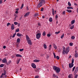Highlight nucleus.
<instances>
[{"instance_id": "nucleus-8", "label": "nucleus", "mask_w": 78, "mask_h": 78, "mask_svg": "<svg viewBox=\"0 0 78 78\" xmlns=\"http://www.w3.org/2000/svg\"><path fill=\"white\" fill-rule=\"evenodd\" d=\"M31 66L34 69H36V66L34 64V63H32L31 64Z\"/></svg>"}, {"instance_id": "nucleus-60", "label": "nucleus", "mask_w": 78, "mask_h": 78, "mask_svg": "<svg viewBox=\"0 0 78 78\" xmlns=\"http://www.w3.org/2000/svg\"><path fill=\"white\" fill-rule=\"evenodd\" d=\"M15 13H16V14H18V11H16L15 12Z\"/></svg>"}, {"instance_id": "nucleus-1", "label": "nucleus", "mask_w": 78, "mask_h": 78, "mask_svg": "<svg viewBox=\"0 0 78 78\" xmlns=\"http://www.w3.org/2000/svg\"><path fill=\"white\" fill-rule=\"evenodd\" d=\"M62 48V54H66V55H67V54H68V52H69V47H67L66 50V48L65 47H64V46H63Z\"/></svg>"}, {"instance_id": "nucleus-53", "label": "nucleus", "mask_w": 78, "mask_h": 78, "mask_svg": "<svg viewBox=\"0 0 78 78\" xmlns=\"http://www.w3.org/2000/svg\"><path fill=\"white\" fill-rule=\"evenodd\" d=\"M36 17V16H38V14L37 13H35L34 15Z\"/></svg>"}, {"instance_id": "nucleus-20", "label": "nucleus", "mask_w": 78, "mask_h": 78, "mask_svg": "<svg viewBox=\"0 0 78 78\" xmlns=\"http://www.w3.org/2000/svg\"><path fill=\"white\" fill-rule=\"evenodd\" d=\"M40 2L41 3L42 5L43 3H45V0H41V1Z\"/></svg>"}, {"instance_id": "nucleus-17", "label": "nucleus", "mask_w": 78, "mask_h": 78, "mask_svg": "<svg viewBox=\"0 0 78 78\" xmlns=\"http://www.w3.org/2000/svg\"><path fill=\"white\" fill-rule=\"evenodd\" d=\"M53 45L55 49L56 50V49H57V47L56 46V44H53Z\"/></svg>"}, {"instance_id": "nucleus-31", "label": "nucleus", "mask_w": 78, "mask_h": 78, "mask_svg": "<svg viewBox=\"0 0 78 78\" xmlns=\"http://www.w3.org/2000/svg\"><path fill=\"white\" fill-rule=\"evenodd\" d=\"M60 32H61L60 31H59L58 32H55V34H59V33H60Z\"/></svg>"}, {"instance_id": "nucleus-22", "label": "nucleus", "mask_w": 78, "mask_h": 78, "mask_svg": "<svg viewBox=\"0 0 78 78\" xmlns=\"http://www.w3.org/2000/svg\"><path fill=\"white\" fill-rule=\"evenodd\" d=\"M20 38H18L17 40V43H20Z\"/></svg>"}, {"instance_id": "nucleus-34", "label": "nucleus", "mask_w": 78, "mask_h": 78, "mask_svg": "<svg viewBox=\"0 0 78 78\" xmlns=\"http://www.w3.org/2000/svg\"><path fill=\"white\" fill-rule=\"evenodd\" d=\"M52 15H53V16H54L55 15V13H54V9H52Z\"/></svg>"}, {"instance_id": "nucleus-35", "label": "nucleus", "mask_w": 78, "mask_h": 78, "mask_svg": "<svg viewBox=\"0 0 78 78\" xmlns=\"http://www.w3.org/2000/svg\"><path fill=\"white\" fill-rule=\"evenodd\" d=\"M16 35V33H15V34H13V35L12 37V38H13V37H14Z\"/></svg>"}, {"instance_id": "nucleus-47", "label": "nucleus", "mask_w": 78, "mask_h": 78, "mask_svg": "<svg viewBox=\"0 0 78 78\" xmlns=\"http://www.w3.org/2000/svg\"><path fill=\"white\" fill-rule=\"evenodd\" d=\"M56 58L58 60L59 59V57L58 56H57L56 57Z\"/></svg>"}, {"instance_id": "nucleus-50", "label": "nucleus", "mask_w": 78, "mask_h": 78, "mask_svg": "<svg viewBox=\"0 0 78 78\" xmlns=\"http://www.w3.org/2000/svg\"><path fill=\"white\" fill-rule=\"evenodd\" d=\"M53 76L54 78H56V75L55 74H53Z\"/></svg>"}, {"instance_id": "nucleus-18", "label": "nucleus", "mask_w": 78, "mask_h": 78, "mask_svg": "<svg viewBox=\"0 0 78 78\" xmlns=\"http://www.w3.org/2000/svg\"><path fill=\"white\" fill-rule=\"evenodd\" d=\"M16 57H20L21 58H22V55L19 54H16Z\"/></svg>"}, {"instance_id": "nucleus-42", "label": "nucleus", "mask_w": 78, "mask_h": 78, "mask_svg": "<svg viewBox=\"0 0 78 78\" xmlns=\"http://www.w3.org/2000/svg\"><path fill=\"white\" fill-rule=\"evenodd\" d=\"M53 54L54 55V58H56V55H55V53L53 52Z\"/></svg>"}, {"instance_id": "nucleus-13", "label": "nucleus", "mask_w": 78, "mask_h": 78, "mask_svg": "<svg viewBox=\"0 0 78 78\" xmlns=\"http://www.w3.org/2000/svg\"><path fill=\"white\" fill-rule=\"evenodd\" d=\"M73 74H70L69 75V76H68L69 78H73Z\"/></svg>"}, {"instance_id": "nucleus-6", "label": "nucleus", "mask_w": 78, "mask_h": 78, "mask_svg": "<svg viewBox=\"0 0 78 78\" xmlns=\"http://www.w3.org/2000/svg\"><path fill=\"white\" fill-rule=\"evenodd\" d=\"M42 5V2H40L38 5L37 6V8H39L40 7H41Z\"/></svg>"}, {"instance_id": "nucleus-40", "label": "nucleus", "mask_w": 78, "mask_h": 78, "mask_svg": "<svg viewBox=\"0 0 78 78\" xmlns=\"http://www.w3.org/2000/svg\"><path fill=\"white\" fill-rule=\"evenodd\" d=\"M71 39H75V37L73 36L71 37Z\"/></svg>"}, {"instance_id": "nucleus-51", "label": "nucleus", "mask_w": 78, "mask_h": 78, "mask_svg": "<svg viewBox=\"0 0 78 78\" xmlns=\"http://www.w3.org/2000/svg\"><path fill=\"white\" fill-rule=\"evenodd\" d=\"M51 36V34H47V36L48 37H50Z\"/></svg>"}, {"instance_id": "nucleus-21", "label": "nucleus", "mask_w": 78, "mask_h": 78, "mask_svg": "<svg viewBox=\"0 0 78 78\" xmlns=\"http://www.w3.org/2000/svg\"><path fill=\"white\" fill-rule=\"evenodd\" d=\"M67 9H73V8L70 6H69V7H67Z\"/></svg>"}, {"instance_id": "nucleus-26", "label": "nucleus", "mask_w": 78, "mask_h": 78, "mask_svg": "<svg viewBox=\"0 0 78 78\" xmlns=\"http://www.w3.org/2000/svg\"><path fill=\"white\" fill-rule=\"evenodd\" d=\"M75 58H78V55L77 53H76L74 55Z\"/></svg>"}, {"instance_id": "nucleus-4", "label": "nucleus", "mask_w": 78, "mask_h": 78, "mask_svg": "<svg viewBox=\"0 0 78 78\" xmlns=\"http://www.w3.org/2000/svg\"><path fill=\"white\" fill-rule=\"evenodd\" d=\"M61 70H60V68L59 67H57V69L55 71L57 73H59L60 72Z\"/></svg>"}, {"instance_id": "nucleus-39", "label": "nucleus", "mask_w": 78, "mask_h": 78, "mask_svg": "<svg viewBox=\"0 0 78 78\" xmlns=\"http://www.w3.org/2000/svg\"><path fill=\"white\" fill-rule=\"evenodd\" d=\"M4 66V64H1V65H0V67H3Z\"/></svg>"}, {"instance_id": "nucleus-41", "label": "nucleus", "mask_w": 78, "mask_h": 78, "mask_svg": "<svg viewBox=\"0 0 78 78\" xmlns=\"http://www.w3.org/2000/svg\"><path fill=\"white\" fill-rule=\"evenodd\" d=\"M9 25H11V23H8L7 24V27H8Z\"/></svg>"}, {"instance_id": "nucleus-46", "label": "nucleus", "mask_w": 78, "mask_h": 78, "mask_svg": "<svg viewBox=\"0 0 78 78\" xmlns=\"http://www.w3.org/2000/svg\"><path fill=\"white\" fill-rule=\"evenodd\" d=\"M62 13L63 15H66V12H65V11H63Z\"/></svg>"}, {"instance_id": "nucleus-30", "label": "nucleus", "mask_w": 78, "mask_h": 78, "mask_svg": "<svg viewBox=\"0 0 78 78\" xmlns=\"http://www.w3.org/2000/svg\"><path fill=\"white\" fill-rule=\"evenodd\" d=\"M15 32H19V28H17L16 29V30H15Z\"/></svg>"}, {"instance_id": "nucleus-45", "label": "nucleus", "mask_w": 78, "mask_h": 78, "mask_svg": "<svg viewBox=\"0 0 78 78\" xmlns=\"http://www.w3.org/2000/svg\"><path fill=\"white\" fill-rule=\"evenodd\" d=\"M69 45L70 46H72V45H73V43H69Z\"/></svg>"}, {"instance_id": "nucleus-25", "label": "nucleus", "mask_w": 78, "mask_h": 78, "mask_svg": "<svg viewBox=\"0 0 78 78\" xmlns=\"http://www.w3.org/2000/svg\"><path fill=\"white\" fill-rule=\"evenodd\" d=\"M43 47L45 49H46L47 48V45H46V44H44L43 45Z\"/></svg>"}, {"instance_id": "nucleus-52", "label": "nucleus", "mask_w": 78, "mask_h": 78, "mask_svg": "<svg viewBox=\"0 0 78 78\" xmlns=\"http://www.w3.org/2000/svg\"><path fill=\"white\" fill-rule=\"evenodd\" d=\"M23 50V49H20V51H22Z\"/></svg>"}, {"instance_id": "nucleus-23", "label": "nucleus", "mask_w": 78, "mask_h": 78, "mask_svg": "<svg viewBox=\"0 0 78 78\" xmlns=\"http://www.w3.org/2000/svg\"><path fill=\"white\" fill-rule=\"evenodd\" d=\"M20 59H19L18 60H17L16 63L17 64H18L19 63V62H20Z\"/></svg>"}, {"instance_id": "nucleus-32", "label": "nucleus", "mask_w": 78, "mask_h": 78, "mask_svg": "<svg viewBox=\"0 0 78 78\" xmlns=\"http://www.w3.org/2000/svg\"><path fill=\"white\" fill-rule=\"evenodd\" d=\"M68 5L69 6H71V3H70V2H68Z\"/></svg>"}, {"instance_id": "nucleus-37", "label": "nucleus", "mask_w": 78, "mask_h": 78, "mask_svg": "<svg viewBox=\"0 0 78 78\" xmlns=\"http://www.w3.org/2000/svg\"><path fill=\"white\" fill-rule=\"evenodd\" d=\"M23 5H24L23 4H22L21 6L20 7V9H22V8H23Z\"/></svg>"}, {"instance_id": "nucleus-55", "label": "nucleus", "mask_w": 78, "mask_h": 78, "mask_svg": "<svg viewBox=\"0 0 78 78\" xmlns=\"http://www.w3.org/2000/svg\"><path fill=\"white\" fill-rule=\"evenodd\" d=\"M2 2H3V1H2V0H0V4H2Z\"/></svg>"}, {"instance_id": "nucleus-49", "label": "nucleus", "mask_w": 78, "mask_h": 78, "mask_svg": "<svg viewBox=\"0 0 78 78\" xmlns=\"http://www.w3.org/2000/svg\"><path fill=\"white\" fill-rule=\"evenodd\" d=\"M75 66H74L73 69V71H74V70H75Z\"/></svg>"}, {"instance_id": "nucleus-14", "label": "nucleus", "mask_w": 78, "mask_h": 78, "mask_svg": "<svg viewBox=\"0 0 78 78\" xmlns=\"http://www.w3.org/2000/svg\"><path fill=\"white\" fill-rule=\"evenodd\" d=\"M6 75V73H2V74L1 75V78H2V77H3V76L5 75Z\"/></svg>"}, {"instance_id": "nucleus-43", "label": "nucleus", "mask_w": 78, "mask_h": 78, "mask_svg": "<svg viewBox=\"0 0 78 78\" xmlns=\"http://www.w3.org/2000/svg\"><path fill=\"white\" fill-rule=\"evenodd\" d=\"M35 71H36V72H39V69H38L37 68H36L35 70Z\"/></svg>"}, {"instance_id": "nucleus-59", "label": "nucleus", "mask_w": 78, "mask_h": 78, "mask_svg": "<svg viewBox=\"0 0 78 78\" xmlns=\"http://www.w3.org/2000/svg\"><path fill=\"white\" fill-rule=\"evenodd\" d=\"M38 25L39 26H41V23H38Z\"/></svg>"}, {"instance_id": "nucleus-16", "label": "nucleus", "mask_w": 78, "mask_h": 78, "mask_svg": "<svg viewBox=\"0 0 78 78\" xmlns=\"http://www.w3.org/2000/svg\"><path fill=\"white\" fill-rule=\"evenodd\" d=\"M40 61V60H38L37 59H35L33 61V62H38Z\"/></svg>"}, {"instance_id": "nucleus-28", "label": "nucleus", "mask_w": 78, "mask_h": 78, "mask_svg": "<svg viewBox=\"0 0 78 78\" xmlns=\"http://www.w3.org/2000/svg\"><path fill=\"white\" fill-rule=\"evenodd\" d=\"M66 11L67 12H72V10H66Z\"/></svg>"}, {"instance_id": "nucleus-58", "label": "nucleus", "mask_w": 78, "mask_h": 78, "mask_svg": "<svg viewBox=\"0 0 78 78\" xmlns=\"http://www.w3.org/2000/svg\"><path fill=\"white\" fill-rule=\"evenodd\" d=\"M17 17V16H15V18L14 19V20H16V17Z\"/></svg>"}, {"instance_id": "nucleus-48", "label": "nucleus", "mask_w": 78, "mask_h": 78, "mask_svg": "<svg viewBox=\"0 0 78 78\" xmlns=\"http://www.w3.org/2000/svg\"><path fill=\"white\" fill-rule=\"evenodd\" d=\"M14 24H15V25H17V24H18V23L17 22H14Z\"/></svg>"}, {"instance_id": "nucleus-11", "label": "nucleus", "mask_w": 78, "mask_h": 78, "mask_svg": "<svg viewBox=\"0 0 78 78\" xmlns=\"http://www.w3.org/2000/svg\"><path fill=\"white\" fill-rule=\"evenodd\" d=\"M27 42L29 44V45H32V43H31V41L30 40H29L27 41Z\"/></svg>"}, {"instance_id": "nucleus-63", "label": "nucleus", "mask_w": 78, "mask_h": 78, "mask_svg": "<svg viewBox=\"0 0 78 78\" xmlns=\"http://www.w3.org/2000/svg\"><path fill=\"white\" fill-rule=\"evenodd\" d=\"M16 10L17 11H19V8H17L16 9Z\"/></svg>"}, {"instance_id": "nucleus-3", "label": "nucleus", "mask_w": 78, "mask_h": 78, "mask_svg": "<svg viewBox=\"0 0 78 78\" xmlns=\"http://www.w3.org/2000/svg\"><path fill=\"white\" fill-rule=\"evenodd\" d=\"M73 62H74V59L73 58L72 60V63L69 64V68H72L73 67Z\"/></svg>"}, {"instance_id": "nucleus-36", "label": "nucleus", "mask_w": 78, "mask_h": 78, "mask_svg": "<svg viewBox=\"0 0 78 78\" xmlns=\"http://www.w3.org/2000/svg\"><path fill=\"white\" fill-rule=\"evenodd\" d=\"M53 21V20L52 19V18H50L49 19V22H51Z\"/></svg>"}, {"instance_id": "nucleus-64", "label": "nucleus", "mask_w": 78, "mask_h": 78, "mask_svg": "<svg viewBox=\"0 0 78 78\" xmlns=\"http://www.w3.org/2000/svg\"><path fill=\"white\" fill-rule=\"evenodd\" d=\"M76 11H77V13H78V8L77 9Z\"/></svg>"}, {"instance_id": "nucleus-62", "label": "nucleus", "mask_w": 78, "mask_h": 78, "mask_svg": "<svg viewBox=\"0 0 78 78\" xmlns=\"http://www.w3.org/2000/svg\"><path fill=\"white\" fill-rule=\"evenodd\" d=\"M11 61H9L8 63H9V64H10L11 63Z\"/></svg>"}, {"instance_id": "nucleus-29", "label": "nucleus", "mask_w": 78, "mask_h": 78, "mask_svg": "<svg viewBox=\"0 0 78 78\" xmlns=\"http://www.w3.org/2000/svg\"><path fill=\"white\" fill-rule=\"evenodd\" d=\"M64 34H62V35L61 36V38L62 39L64 37Z\"/></svg>"}, {"instance_id": "nucleus-44", "label": "nucleus", "mask_w": 78, "mask_h": 78, "mask_svg": "<svg viewBox=\"0 0 78 78\" xmlns=\"http://www.w3.org/2000/svg\"><path fill=\"white\" fill-rule=\"evenodd\" d=\"M58 18V15H56L55 16V19L56 20H57V19Z\"/></svg>"}, {"instance_id": "nucleus-33", "label": "nucleus", "mask_w": 78, "mask_h": 78, "mask_svg": "<svg viewBox=\"0 0 78 78\" xmlns=\"http://www.w3.org/2000/svg\"><path fill=\"white\" fill-rule=\"evenodd\" d=\"M45 34H46L45 31H44L43 33V36H45Z\"/></svg>"}, {"instance_id": "nucleus-56", "label": "nucleus", "mask_w": 78, "mask_h": 78, "mask_svg": "<svg viewBox=\"0 0 78 78\" xmlns=\"http://www.w3.org/2000/svg\"><path fill=\"white\" fill-rule=\"evenodd\" d=\"M39 78V76H37L35 77V78Z\"/></svg>"}, {"instance_id": "nucleus-5", "label": "nucleus", "mask_w": 78, "mask_h": 78, "mask_svg": "<svg viewBox=\"0 0 78 78\" xmlns=\"http://www.w3.org/2000/svg\"><path fill=\"white\" fill-rule=\"evenodd\" d=\"M41 34L39 33L36 35V38L37 39H39L40 37H41Z\"/></svg>"}, {"instance_id": "nucleus-54", "label": "nucleus", "mask_w": 78, "mask_h": 78, "mask_svg": "<svg viewBox=\"0 0 78 78\" xmlns=\"http://www.w3.org/2000/svg\"><path fill=\"white\" fill-rule=\"evenodd\" d=\"M44 11V8H42L41 9V11Z\"/></svg>"}, {"instance_id": "nucleus-27", "label": "nucleus", "mask_w": 78, "mask_h": 78, "mask_svg": "<svg viewBox=\"0 0 78 78\" xmlns=\"http://www.w3.org/2000/svg\"><path fill=\"white\" fill-rule=\"evenodd\" d=\"M70 29H71V30H72V29H73V28H74V25H73L72 26H71L70 28Z\"/></svg>"}, {"instance_id": "nucleus-10", "label": "nucleus", "mask_w": 78, "mask_h": 78, "mask_svg": "<svg viewBox=\"0 0 78 78\" xmlns=\"http://www.w3.org/2000/svg\"><path fill=\"white\" fill-rule=\"evenodd\" d=\"M15 27H14V24H12L11 26V29L12 30H13L14 29Z\"/></svg>"}, {"instance_id": "nucleus-15", "label": "nucleus", "mask_w": 78, "mask_h": 78, "mask_svg": "<svg viewBox=\"0 0 78 78\" xmlns=\"http://www.w3.org/2000/svg\"><path fill=\"white\" fill-rule=\"evenodd\" d=\"M26 38L27 41H29L30 39V37H29L28 36V35H26Z\"/></svg>"}, {"instance_id": "nucleus-19", "label": "nucleus", "mask_w": 78, "mask_h": 78, "mask_svg": "<svg viewBox=\"0 0 78 78\" xmlns=\"http://www.w3.org/2000/svg\"><path fill=\"white\" fill-rule=\"evenodd\" d=\"M16 36H18V37H20V36H22V34L18 33L16 34Z\"/></svg>"}, {"instance_id": "nucleus-9", "label": "nucleus", "mask_w": 78, "mask_h": 78, "mask_svg": "<svg viewBox=\"0 0 78 78\" xmlns=\"http://www.w3.org/2000/svg\"><path fill=\"white\" fill-rule=\"evenodd\" d=\"M2 61L3 63H6L7 62V60H6V58H4Z\"/></svg>"}, {"instance_id": "nucleus-57", "label": "nucleus", "mask_w": 78, "mask_h": 78, "mask_svg": "<svg viewBox=\"0 0 78 78\" xmlns=\"http://www.w3.org/2000/svg\"><path fill=\"white\" fill-rule=\"evenodd\" d=\"M3 48H4V49H5V48H6V46H4L3 47Z\"/></svg>"}, {"instance_id": "nucleus-12", "label": "nucleus", "mask_w": 78, "mask_h": 78, "mask_svg": "<svg viewBox=\"0 0 78 78\" xmlns=\"http://www.w3.org/2000/svg\"><path fill=\"white\" fill-rule=\"evenodd\" d=\"M53 69L54 70H56V69H57V68H58V67H57L56 66H53Z\"/></svg>"}, {"instance_id": "nucleus-61", "label": "nucleus", "mask_w": 78, "mask_h": 78, "mask_svg": "<svg viewBox=\"0 0 78 78\" xmlns=\"http://www.w3.org/2000/svg\"><path fill=\"white\" fill-rule=\"evenodd\" d=\"M4 73H5V74L6 73V71L5 70H4Z\"/></svg>"}, {"instance_id": "nucleus-38", "label": "nucleus", "mask_w": 78, "mask_h": 78, "mask_svg": "<svg viewBox=\"0 0 78 78\" xmlns=\"http://www.w3.org/2000/svg\"><path fill=\"white\" fill-rule=\"evenodd\" d=\"M23 5H24L23 4H22L21 6L20 7V9H22V8H23Z\"/></svg>"}, {"instance_id": "nucleus-7", "label": "nucleus", "mask_w": 78, "mask_h": 78, "mask_svg": "<svg viewBox=\"0 0 78 78\" xmlns=\"http://www.w3.org/2000/svg\"><path fill=\"white\" fill-rule=\"evenodd\" d=\"M30 15V12H27L24 15V17H28V16Z\"/></svg>"}, {"instance_id": "nucleus-2", "label": "nucleus", "mask_w": 78, "mask_h": 78, "mask_svg": "<svg viewBox=\"0 0 78 78\" xmlns=\"http://www.w3.org/2000/svg\"><path fill=\"white\" fill-rule=\"evenodd\" d=\"M78 67H77L75 70L74 72V74L75 75L74 76V78H77L78 77V74H76V73L78 72Z\"/></svg>"}, {"instance_id": "nucleus-24", "label": "nucleus", "mask_w": 78, "mask_h": 78, "mask_svg": "<svg viewBox=\"0 0 78 78\" xmlns=\"http://www.w3.org/2000/svg\"><path fill=\"white\" fill-rule=\"evenodd\" d=\"M75 20H73L71 22V23L72 25H73V24H74L75 23Z\"/></svg>"}]
</instances>
